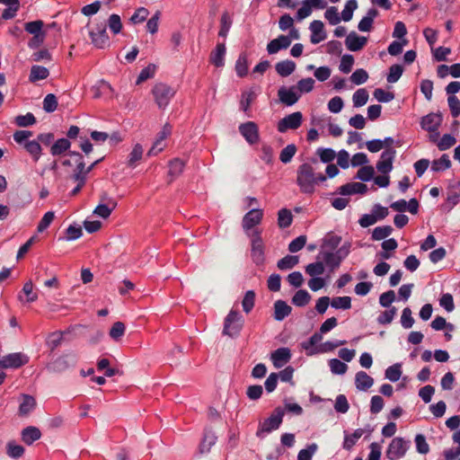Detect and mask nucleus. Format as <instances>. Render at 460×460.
Segmentation results:
<instances>
[{
	"label": "nucleus",
	"instance_id": "nucleus-1",
	"mask_svg": "<svg viewBox=\"0 0 460 460\" xmlns=\"http://www.w3.org/2000/svg\"><path fill=\"white\" fill-rule=\"evenodd\" d=\"M326 181V176L316 172L313 164L305 163L296 170V184L304 194H313L320 182Z\"/></svg>",
	"mask_w": 460,
	"mask_h": 460
},
{
	"label": "nucleus",
	"instance_id": "nucleus-2",
	"mask_svg": "<svg viewBox=\"0 0 460 460\" xmlns=\"http://www.w3.org/2000/svg\"><path fill=\"white\" fill-rule=\"evenodd\" d=\"M350 243H346L335 252L320 250L317 260H321L331 271L338 269L341 261L349 255Z\"/></svg>",
	"mask_w": 460,
	"mask_h": 460
},
{
	"label": "nucleus",
	"instance_id": "nucleus-3",
	"mask_svg": "<svg viewBox=\"0 0 460 460\" xmlns=\"http://www.w3.org/2000/svg\"><path fill=\"white\" fill-rule=\"evenodd\" d=\"M89 36L92 43L97 49H106L111 44L105 21L94 22L89 31Z\"/></svg>",
	"mask_w": 460,
	"mask_h": 460
},
{
	"label": "nucleus",
	"instance_id": "nucleus-4",
	"mask_svg": "<svg viewBox=\"0 0 460 460\" xmlns=\"http://www.w3.org/2000/svg\"><path fill=\"white\" fill-rule=\"evenodd\" d=\"M243 317L236 310L232 309L224 321L223 334L229 337H237L243 326Z\"/></svg>",
	"mask_w": 460,
	"mask_h": 460
},
{
	"label": "nucleus",
	"instance_id": "nucleus-5",
	"mask_svg": "<svg viewBox=\"0 0 460 460\" xmlns=\"http://www.w3.org/2000/svg\"><path fill=\"white\" fill-rule=\"evenodd\" d=\"M176 91L170 85L164 83H157L152 89V95L159 109H165Z\"/></svg>",
	"mask_w": 460,
	"mask_h": 460
},
{
	"label": "nucleus",
	"instance_id": "nucleus-6",
	"mask_svg": "<svg viewBox=\"0 0 460 460\" xmlns=\"http://www.w3.org/2000/svg\"><path fill=\"white\" fill-rule=\"evenodd\" d=\"M284 410L280 407L276 408L269 418L260 423L256 436L263 438L265 434L278 429L282 423Z\"/></svg>",
	"mask_w": 460,
	"mask_h": 460
},
{
	"label": "nucleus",
	"instance_id": "nucleus-7",
	"mask_svg": "<svg viewBox=\"0 0 460 460\" xmlns=\"http://www.w3.org/2000/svg\"><path fill=\"white\" fill-rule=\"evenodd\" d=\"M443 118L439 113H429L422 117L420 126L422 129L429 132V140L436 141L440 136L438 128L442 123Z\"/></svg>",
	"mask_w": 460,
	"mask_h": 460
},
{
	"label": "nucleus",
	"instance_id": "nucleus-8",
	"mask_svg": "<svg viewBox=\"0 0 460 460\" xmlns=\"http://www.w3.org/2000/svg\"><path fill=\"white\" fill-rule=\"evenodd\" d=\"M249 237L252 244L251 253L252 261L257 265L262 264L264 262V243L261 238V231L254 229L249 234Z\"/></svg>",
	"mask_w": 460,
	"mask_h": 460
},
{
	"label": "nucleus",
	"instance_id": "nucleus-9",
	"mask_svg": "<svg viewBox=\"0 0 460 460\" xmlns=\"http://www.w3.org/2000/svg\"><path fill=\"white\" fill-rule=\"evenodd\" d=\"M409 448V441L397 437L390 442L385 456L389 460H398L402 458Z\"/></svg>",
	"mask_w": 460,
	"mask_h": 460
},
{
	"label": "nucleus",
	"instance_id": "nucleus-10",
	"mask_svg": "<svg viewBox=\"0 0 460 460\" xmlns=\"http://www.w3.org/2000/svg\"><path fill=\"white\" fill-rule=\"evenodd\" d=\"M43 25L44 23L40 20L25 23V31L33 35L32 40L29 42L30 48H37L43 42L45 37V33L42 31Z\"/></svg>",
	"mask_w": 460,
	"mask_h": 460
},
{
	"label": "nucleus",
	"instance_id": "nucleus-11",
	"mask_svg": "<svg viewBox=\"0 0 460 460\" xmlns=\"http://www.w3.org/2000/svg\"><path fill=\"white\" fill-rule=\"evenodd\" d=\"M262 218L263 210L261 208H252L243 216L242 227L248 236L252 234V229L261 223Z\"/></svg>",
	"mask_w": 460,
	"mask_h": 460
},
{
	"label": "nucleus",
	"instance_id": "nucleus-12",
	"mask_svg": "<svg viewBox=\"0 0 460 460\" xmlns=\"http://www.w3.org/2000/svg\"><path fill=\"white\" fill-rule=\"evenodd\" d=\"M302 121L303 114L300 111H296L279 120L277 129L280 133H285L289 129L295 130L302 125Z\"/></svg>",
	"mask_w": 460,
	"mask_h": 460
},
{
	"label": "nucleus",
	"instance_id": "nucleus-13",
	"mask_svg": "<svg viewBox=\"0 0 460 460\" xmlns=\"http://www.w3.org/2000/svg\"><path fill=\"white\" fill-rule=\"evenodd\" d=\"M279 102L287 106H292L299 100L300 93L296 86L285 87L281 86L278 91Z\"/></svg>",
	"mask_w": 460,
	"mask_h": 460
},
{
	"label": "nucleus",
	"instance_id": "nucleus-14",
	"mask_svg": "<svg viewBox=\"0 0 460 460\" xmlns=\"http://www.w3.org/2000/svg\"><path fill=\"white\" fill-rule=\"evenodd\" d=\"M395 150L393 148L385 149L376 164V169L379 172L386 174L393 170V162L395 157Z\"/></svg>",
	"mask_w": 460,
	"mask_h": 460
},
{
	"label": "nucleus",
	"instance_id": "nucleus-15",
	"mask_svg": "<svg viewBox=\"0 0 460 460\" xmlns=\"http://www.w3.org/2000/svg\"><path fill=\"white\" fill-rule=\"evenodd\" d=\"M172 133V128L169 124H165L162 130L157 134V137L154 142L152 147L149 149L147 155L149 156L156 155L165 147V139Z\"/></svg>",
	"mask_w": 460,
	"mask_h": 460
},
{
	"label": "nucleus",
	"instance_id": "nucleus-16",
	"mask_svg": "<svg viewBox=\"0 0 460 460\" xmlns=\"http://www.w3.org/2000/svg\"><path fill=\"white\" fill-rule=\"evenodd\" d=\"M239 132L251 145L259 141V128L255 122L248 121L239 126Z\"/></svg>",
	"mask_w": 460,
	"mask_h": 460
},
{
	"label": "nucleus",
	"instance_id": "nucleus-17",
	"mask_svg": "<svg viewBox=\"0 0 460 460\" xmlns=\"http://www.w3.org/2000/svg\"><path fill=\"white\" fill-rule=\"evenodd\" d=\"M28 357L22 353H11L0 360V367L4 368H17L28 362Z\"/></svg>",
	"mask_w": 460,
	"mask_h": 460
},
{
	"label": "nucleus",
	"instance_id": "nucleus-18",
	"mask_svg": "<svg viewBox=\"0 0 460 460\" xmlns=\"http://www.w3.org/2000/svg\"><path fill=\"white\" fill-rule=\"evenodd\" d=\"M76 364V357L73 354H67L59 357L51 363L49 368L53 372H62L68 367H74Z\"/></svg>",
	"mask_w": 460,
	"mask_h": 460
},
{
	"label": "nucleus",
	"instance_id": "nucleus-19",
	"mask_svg": "<svg viewBox=\"0 0 460 460\" xmlns=\"http://www.w3.org/2000/svg\"><path fill=\"white\" fill-rule=\"evenodd\" d=\"M291 358V351L288 348L282 347L270 354V360L276 368L285 366Z\"/></svg>",
	"mask_w": 460,
	"mask_h": 460
},
{
	"label": "nucleus",
	"instance_id": "nucleus-20",
	"mask_svg": "<svg viewBox=\"0 0 460 460\" xmlns=\"http://www.w3.org/2000/svg\"><path fill=\"white\" fill-rule=\"evenodd\" d=\"M310 40L313 44H318L326 39L324 25L322 21L314 20L310 23Z\"/></svg>",
	"mask_w": 460,
	"mask_h": 460
},
{
	"label": "nucleus",
	"instance_id": "nucleus-21",
	"mask_svg": "<svg viewBox=\"0 0 460 460\" xmlns=\"http://www.w3.org/2000/svg\"><path fill=\"white\" fill-rule=\"evenodd\" d=\"M102 199L106 200L107 203L99 204L93 210V214L106 219L117 207V202L113 199L108 198L106 195H103Z\"/></svg>",
	"mask_w": 460,
	"mask_h": 460
},
{
	"label": "nucleus",
	"instance_id": "nucleus-22",
	"mask_svg": "<svg viewBox=\"0 0 460 460\" xmlns=\"http://www.w3.org/2000/svg\"><path fill=\"white\" fill-rule=\"evenodd\" d=\"M367 38L358 35L355 31L350 32L345 40L346 47L350 51H358L367 44Z\"/></svg>",
	"mask_w": 460,
	"mask_h": 460
},
{
	"label": "nucleus",
	"instance_id": "nucleus-23",
	"mask_svg": "<svg viewBox=\"0 0 460 460\" xmlns=\"http://www.w3.org/2000/svg\"><path fill=\"white\" fill-rule=\"evenodd\" d=\"M290 46V38L286 35H280L277 39L270 40L267 45L269 54H276L280 49H286Z\"/></svg>",
	"mask_w": 460,
	"mask_h": 460
},
{
	"label": "nucleus",
	"instance_id": "nucleus-24",
	"mask_svg": "<svg viewBox=\"0 0 460 460\" xmlns=\"http://www.w3.org/2000/svg\"><path fill=\"white\" fill-rule=\"evenodd\" d=\"M226 51V45L224 43H218L210 54V62L217 67L223 66L225 65Z\"/></svg>",
	"mask_w": 460,
	"mask_h": 460
},
{
	"label": "nucleus",
	"instance_id": "nucleus-25",
	"mask_svg": "<svg viewBox=\"0 0 460 460\" xmlns=\"http://www.w3.org/2000/svg\"><path fill=\"white\" fill-rule=\"evenodd\" d=\"M367 191L366 184L361 182H350L344 184L340 187V194L341 195H351V194H365Z\"/></svg>",
	"mask_w": 460,
	"mask_h": 460
},
{
	"label": "nucleus",
	"instance_id": "nucleus-26",
	"mask_svg": "<svg viewBox=\"0 0 460 460\" xmlns=\"http://www.w3.org/2000/svg\"><path fill=\"white\" fill-rule=\"evenodd\" d=\"M323 340V334L319 332L314 333L308 341L302 342V348L305 350L306 355L312 356L318 353V347L315 345Z\"/></svg>",
	"mask_w": 460,
	"mask_h": 460
},
{
	"label": "nucleus",
	"instance_id": "nucleus-27",
	"mask_svg": "<svg viewBox=\"0 0 460 460\" xmlns=\"http://www.w3.org/2000/svg\"><path fill=\"white\" fill-rule=\"evenodd\" d=\"M378 15V11L375 8L368 9L366 16L358 22V29L360 31H369L372 29L375 18Z\"/></svg>",
	"mask_w": 460,
	"mask_h": 460
},
{
	"label": "nucleus",
	"instance_id": "nucleus-28",
	"mask_svg": "<svg viewBox=\"0 0 460 460\" xmlns=\"http://www.w3.org/2000/svg\"><path fill=\"white\" fill-rule=\"evenodd\" d=\"M0 4L6 5L2 13V18L4 20L13 18L20 8L19 0H0Z\"/></svg>",
	"mask_w": 460,
	"mask_h": 460
},
{
	"label": "nucleus",
	"instance_id": "nucleus-29",
	"mask_svg": "<svg viewBox=\"0 0 460 460\" xmlns=\"http://www.w3.org/2000/svg\"><path fill=\"white\" fill-rule=\"evenodd\" d=\"M341 242V237L333 233H328L323 239L321 250L334 252Z\"/></svg>",
	"mask_w": 460,
	"mask_h": 460
},
{
	"label": "nucleus",
	"instance_id": "nucleus-30",
	"mask_svg": "<svg viewBox=\"0 0 460 460\" xmlns=\"http://www.w3.org/2000/svg\"><path fill=\"white\" fill-rule=\"evenodd\" d=\"M291 311V306L283 300H277L274 303V318L277 321L284 320L290 314Z\"/></svg>",
	"mask_w": 460,
	"mask_h": 460
},
{
	"label": "nucleus",
	"instance_id": "nucleus-31",
	"mask_svg": "<svg viewBox=\"0 0 460 460\" xmlns=\"http://www.w3.org/2000/svg\"><path fill=\"white\" fill-rule=\"evenodd\" d=\"M356 387L359 391H366L374 384V379L364 371H359L355 376Z\"/></svg>",
	"mask_w": 460,
	"mask_h": 460
},
{
	"label": "nucleus",
	"instance_id": "nucleus-32",
	"mask_svg": "<svg viewBox=\"0 0 460 460\" xmlns=\"http://www.w3.org/2000/svg\"><path fill=\"white\" fill-rule=\"evenodd\" d=\"M41 436L40 430L36 427H27L22 431V439L27 445H31Z\"/></svg>",
	"mask_w": 460,
	"mask_h": 460
},
{
	"label": "nucleus",
	"instance_id": "nucleus-33",
	"mask_svg": "<svg viewBox=\"0 0 460 460\" xmlns=\"http://www.w3.org/2000/svg\"><path fill=\"white\" fill-rule=\"evenodd\" d=\"M364 429H357L352 434H347L345 432L343 448L346 450H350L356 445L358 440L364 435Z\"/></svg>",
	"mask_w": 460,
	"mask_h": 460
},
{
	"label": "nucleus",
	"instance_id": "nucleus-34",
	"mask_svg": "<svg viewBox=\"0 0 460 460\" xmlns=\"http://www.w3.org/2000/svg\"><path fill=\"white\" fill-rule=\"evenodd\" d=\"M276 71L280 76H288L296 69V64L292 60H284L276 64Z\"/></svg>",
	"mask_w": 460,
	"mask_h": 460
},
{
	"label": "nucleus",
	"instance_id": "nucleus-35",
	"mask_svg": "<svg viewBox=\"0 0 460 460\" xmlns=\"http://www.w3.org/2000/svg\"><path fill=\"white\" fill-rule=\"evenodd\" d=\"M49 75L48 68L42 66H32L29 79L31 82L35 83L40 80L46 79Z\"/></svg>",
	"mask_w": 460,
	"mask_h": 460
},
{
	"label": "nucleus",
	"instance_id": "nucleus-36",
	"mask_svg": "<svg viewBox=\"0 0 460 460\" xmlns=\"http://www.w3.org/2000/svg\"><path fill=\"white\" fill-rule=\"evenodd\" d=\"M107 26L114 35L120 33L123 28L120 16L116 13L111 14L106 22Z\"/></svg>",
	"mask_w": 460,
	"mask_h": 460
},
{
	"label": "nucleus",
	"instance_id": "nucleus-37",
	"mask_svg": "<svg viewBox=\"0 0 460 460\" xmlns=\"http://www.w3.org/2000/svg\"><path fill=\"white\" fill-rule=\"evenodd\" d=\"M431 142L436 144L440 151H445L453 146L456 143V139L450 134H445L441 138L438 137L436 141Z\"/></svg>",
	"mask_w": 460,
	"mask_h": 460
},
{
	"label": "nucleus",
	"instance_id": "nucleus-38",
	"mask_svg": "<svg viewBox=\"0 0 460 460\" xmlns=\"http://www.w3.org/2000/svg\"><path fill=\"white\" fill-rule=\"evenodd\" d=\"M451 166V161L448 155H442L440 158L434 160L431 163V171L442 172L449 169Z\"/></svg>",
	"mask_w": 460,
	"mask_h": 460
},
{
	"label": "nucleus",
	"instance_id": "nucleus-39",
	"mask_svg": "<svg viewBox=\"0 0 460 460\" xmlns=\"http://www.w3.org/2000/svg\"><path fill=\"white\" fill-rule=\"evenodd\" d=\"M24 148L30 154V155L32 157L33 161H35V162L39 161V159L41 155V146H40L39 141H36V140L27 141L26 143H24Z\"/></svg>",
	"mask_w": 460,
	"mask_h": 460
},
{
	"label": "nucleus",
	"instance_id": "nucleus-40",
	"mask_svg": "<svg viewBox=\"0 0 460 460\" xmlns=\"http://www.w3.org/2000/svg\"><path fill=\"white\" fill-rule=\"evenodd\" d=\"M36 405L35 399L27 394L22 395V402H21L19 406V413L21 415H27L29 412H31Z\"/></svg>",
	"mask_w": 460,
	"mask_h": 460
},
{
	"label": "nucleus",
	"instance_id": "nucleus-41",
	"mask_svg": "<svg viewBox=\"0 0 460 460\" xmlns=\"http://www.w3.org/2000/svg\"><path fill=\"white\" fill-rule=\"evenodd\" d=\"M293 221V216L289 209L281 208L278 212V225L280 228L288 227Z\"/></svg>",
	"mask_w": 460,
	"mask_h": 460
},
{
	"label": "nucleus",
	"instance_id": "nucleus-42",
	"mask_svg": "<svg viewBox=\"0 0 460 460\" xmlns=\"http://www.w3.org/2000/svg\"><path fill=\"white\" fill-rule=\"evenodd\" d=\"M232 23L233 21L230 14L227 12H224L220 19V30L218 32L219 37L226 38L232 26Z\"/></svg>",
	"mask_w": 460,
	"mask_h": 460
},
{
	"label": "nucleus",
	"instance_id": "nucleus-43",
	"mask_svg": "<svg viewBox=\"0 0 460 460\" xmlns=\"http://www.w3.org/2000/svg\"><path fill=\"white\" fill-rule=\"evenodd\" d=\"M310 299H311V296L306 290L299 289L298 291L296 292V294L292 297V303L296 306L302 307V306L306 305L309 303Z\"/></svg>",
	"mask_w": 460,
	"mask_h": 460
},
{
	"label": "nucleus",
	"instance_id": "nucleus-44",
	"mask_svg": "<svg viewBox=\"0 0 460 460\" xmlns=\"http://www.w3.org/2000/svg\"><path fill=\"white\" fill-rule=\"evenodd\" d=\"M325 267L321 260H318L315 262L310 263L305 267V273L311 276L312 278L318 277L324 272Z\"/></svg>",
	"mask_w": 460,
	"mask_h": 460
},
{
	"label": "nucleus",
	"instance_id": "nucleus-45",
	"mask_svg": "<svg viewBox=\"0 0 460 460\" xmlns=\"http://www.w3.org/2000/svg\"><path fill=\"white\" fill-rule=\"evenodd\" d=\"M299 262L298 256L287 255L278 261V268L281 270H290Z\"/></svg>",
	"mask_w": 460,
	"mask_h": 460
},
{
	"label": "nucleus",
	"instance_id": "nucleus-46",
	"mask_svg": "<svg viewBox=\"0 0 460 460\" xmlns=\"http://www.w3.org/2000/svg\"><path fill=\"white\" fill-rule=\"evenodd\" d=\"M368 93L365 88L357 90L352 96L354 107L358 108L365 105L368 101Z\"/></svg>",
	"mask_w": 460,
	"mask_h": 460
},
{
	"label": "nucleus",
	"instance_id": "nucleus-47",
	"mask_svg": "<svg viewBox=\"0 0 460 460\" xmlns=\"http://www.w3.org/2000/svg\"><path fill=\"white\" fill-rule=\"evenodd\" d=\"M71 146V143L66 138H59L57 140L53 146H51L50 152L52 155H58L68 150Z\"/></svg>",
	"mask_w": 460,
	"mask_h": 460
},
{
	"label": "nucleus",
	"instance_id": "nucleus-48",
	"mask_svg": "<svg viewBox=\"0 0 460 460\" xmlns=\"http://www.w3.org/2000/svg\"><path fill=\"white\" fill-rule=\"evenodd\" d=\"M144 149L140 144H136L128 155V164L130 167H135L137 163L141 160Z\"/></svg>",
	"mask_w": 460,
	"mask_h": 460
},
{
	"label": "nucleus",
	"instance_id": "nucleus-49",
	"mask_svg": "<svg viewBox=\"0 0 460 460\" xmlns=\"http://www.w3.org/2000/svg\"><path fill=\"white\" fill-rule=\"evenodd\" d=\"M331 306L335 309H349L351 307V298L349 296L333 297L331 300Z\"/></svg>",
	"mask_w": 460,
	"mask_h": 460
},
{
	"label": "nucleus",
	"instance_id": "nucleus-50",
	"mask_svg": "<svg viewBox=\"0 0 460 460\" xmlns=\"http://www.w3.org/2000/svg\"><path fill=\"white\" fill-rule=\"evenodd\" d=\"M235 71L238 76L243 77L248 73V59L245 54H241L235 63Z\"/></svg>",
	"mask_w": 460,
	"mask_h": 460
},
{
	"label": "nucleus",
	"instance_id": "nucleus-51",
	"mask_svg": "<svg viewBox=\"0 0 460 460\" xmlns=\"http://www.w3.org/2000/svg\"><path fill=\"white\" fill-rule=\"evenodd\" d=\"M125 324L122 322H116L111 326L109 335L112 340L118 341L125 334Z\"/></svg>",
	"mask_w": 460,
	"mask_h": 460
},
{
	"label": "nucleus",
	"instance_id": "nucleus-52",
	"mask_svg": "<svg viewBox=\"0 0 460 460\" xmlns=\"http://www.w3.org/2000/svg\"><path fill=\"white\" fill-rule=\"evenodd\" d=\"M7 455L14 459L20 458L24 453V447L16 444L14 441H10L6 445Z\"/></svg>",
	"mask_w": 460,
	"mask_h": 460
},
{
	"label": "nucleus",
	"instance_id": "nucleus-53",
	"mask_svg": "<svg viewBox=\"0 0 460 460\" xmlns=\"http://www.w3.org/2000/svg\"><path fill=\"white\" fill-rule=\"evenodd\" d=\"M184 167V161L179 158L172 160L169 164V175L178 177L183 172Z\"/></svg>",
	"mask_w": 460,
	"mask_h": 460
},
{
	"label": "nucleus",
	"instance_id": "nucleus-54",
	"mask_svg": "<svg viewBox=\"0 0 460 460\" xmlns=\"http://www.w3.org/2000/svg\"><path fill=\"white\" fill-rule=\"evenodd\" d=\"M296 145L294 144H289L285 148H283L280 152V155H279V160L283 163V164H288L289 163L293 156L296 155Z\"/></svg>",
	"mask_w": 460,
	"mask_h": 460
},
{
	"label": "nucleus",
	"instance_id": "nucleus-55",
	"mask_svg": "<svg viewBox=\"0 0 460 460\" xmlns=\"http://www.w3.org/2000/svg\"><path fill=\"white\" fill-rule=\"evenodd\" d=\"M314 80L311 77H307L299 80L296 85V88L301 95L302 93H310L314 89Z\"/></svg>",
	"mask_w": 460,
	"mask_h": 460
},
{
	"label": "nucleus",
	"instance_id": "nucleus-56",
	"mask_svg": "<svg viewBox=\"0 0 460 460\" xmlns=\"http://www.w3.org/2000/svg\"><path fill=\"white\" fill-rule=\"evenodd\" d=\"M393 232V228L390 226H377L372 232V239L375 241H380L389 236Z\"/></svg>",
	"mask_w": 460,
	"mask_h": 460
},
{
	"label": "nucleus",
	"instance_id": "nucleus-57",
	"mask_svg": "<svg viewBox=\"0 0 460 460\" xmlns=\"http://www.w3.org/2000/svg\"><path fill=\"white\" fill-rule=\"evenodd\" d=\"M358 8L357 0H349L341 13V18L344 22H349L353 17V12Z\"/></svg>",
	"mask_w": 460,
	"mask_h": 460
},
{
	"label": "nucleus",
	"instance_id": "nucleus-58",
	"mask_svg": "<svg viewBox=\"0 0 460 460\" xmlns=\"http://www.w3.org/2000/svg\"><path fill=\"white\" fill-rule=\"evenodd\" d=\"M156 66L154 64H149L146 67L143 68L137 79V84H140L149 78L155 76Z\"/></svg>",
	"mask_w": 460,
	"mask_h": 460
},
{
	"label": "nucleus",
	"instance_id": "nucleus-59",
	"mask_svg": "<svg viewBox=\"0 0 460 460\" xmlns=\"http://www.w3.org/2000/svg\"><path fill=\"white\" fill-rule=\"evenodd\" d=\"M254 303H255V293L252 290L247 291L243 296V301H242V306H243V311L246 314H249L252 310V308L254 306Z\"/></svg>",
	"mask_w": 460,
	"mask_h": 460
},
{
	"label": "nucleus",
	"instance_id": "nucleus-60",
	"mask_svg": "<svg viewBox=\"0 0 460 460\" xmlns=\"http://www.w3.org/2000/svg\"><path fill=\"white\" fill-rule=\"evenodd\" d=\"M329 367L331 368V371L335 375H343L346 373L348 369V366L337 358L330 359Z\"/></svg>",
	"mask_w": 460,
	"mask_h": 460
},
{
	"label": "nucleus",
	"instance_id": "nucleus-61",
	"mask_svg": "<svg viewBox=\"0 0 460 460\" xmlns=\"http://www.w3.org/2000/svg\"><path fill=\"white\" fill-rule=\"evenodd\" d=\"M402 72L403 68L401 65H393L389 68V73L386 77L387 82L391 84L396 83L402 76Z\"/></svg>",
	"mask_w": 460,
	"mask_h": 460
},
{
	"label": "nucleus",
	"instance_id": "nucleus-62",
	"mask_svg": "<svg viewBox=\"0 0 460 460\" xmlns=\"http://www.w3.org/2000/svg\"><path fill=\"white\" fill-rule=\"evenodd\" d=\"M401 375L402 371L400 364H394L393 366H390L385 370V378H387L391 382L398 381L401 377Z\"/></svg>",
	"mask_w": 460,
	"mask_h": 460
},
{
	"label": "nucleus",
	"instance_id": "nucleus-63",
	"mask_svg": "<svg viewBox=\"0 0 460 460\" xmlns=\"http://www.w3.org/2000/svg\"><path fill=\"white\" fill-rule=\"evenodd\" d=\"M255 97H256V93L252 90L243 93L240 105L243 111L246 112L249 110V108H250L252 102L254 101Z\"/></svg>",
	"mask_w": 460,
	"mask_h": 460
},
{
	"label": "nucleus",
	"instance_id": "nucleus-64",
	"mask_svg": "<svg viewBox=\"0 0 460 460\" xmlns=\"http://www.w3.org/2000/svg\"><path fill=\"white\" fill-rule=\"evenodd\" d=\"M317 445L315 443L310 444L306 448L301 449L298 452L297 459L298 460H311L313 456L317 451Z\"/></svg>",
	"mask_w": 460,
	"mask_h": 460
}]
</instances>
